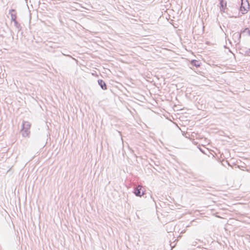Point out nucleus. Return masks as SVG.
<instances>
[{
    "mask_svg": "<svg viewBox=\"0 0 250 250\" xmlns=\"http://www.w3.org/2000/svg\"><path fill=\"white\" fill-rule=\"evenodd\" d=\"M31 124L28 121H23L21 129L20 130V133L21 134L23 137L29 138L30 135V128Z\"/></svg>",
    "mask_w": 250,
    "mask_h": 250,
    "instance_id": "nucleus-1",
    "label": "nucleus"
},
{
    "mask_svg": "<svg viewBox=\"0 0 250 250\" xmlns=\"http://www.w3.org/2000/svg\"><path fill=\"white\" fill-rule=\"evenodd\" d=\"M145 192V190L143 189V187L141 186H137L134 188L133 193L136 196L141 197Z\"/></svg>",
    "mask_w": 250,
    "mask_h": 250,
    "instance_id": "nucleus-2",
    "label": "nucleus"
},
{
    "mask_svg": "<svg viewBox=\"0 0 250 250\" xmlns=\"http://www.w3.org/2000/svg\"><path fill=\"white\" fill-rule=\"evenodd\" d=\"M242 34L241 31L240 32H235L233 33L232 39L235 43L238 44L240 42Z\"/></svg>",
    "mask_w": 250,
    "mask_h": 250,
    "instance_id": "nucleus-3",
    "label": "nucleus"
},
{
    "mask_svg": "<svg viewBox=\"0 0 250 250\" xmlns=\"http://www.w3.org/2000/svg\"><path fill=\"white\" fill-rule=\"evenodd\" d=\"M219 0V7L220 11L221 13H225V10L228 9L227 7V1L225 0Z\"/></svg>",
    "mask_w": 250,
    "mask_h": 250,
    "instance_id": "nucleus-4",
    "label": "nucleus"
},
{
    "mask_svg": "<svg viewBox=\"0 0 250 250\" xmlns=\"http://www.w3.org/2000/svg\"><path fill=\"white\" fill-rule=\"evenodd\" d=\"M9 14L11 16V21L14 22L15 21H17L16 11L15 9H12L10 10Z\"/></svg>",
    "mask_w": 250,
    "mask_h": 250,
    "instance_id": "nucleus-5",
    "label": "nucleus"
},
{
    "mask_svg": "<svg viewBox=\"0 0 250 250\" xmlns=\"http://www.w3.org/2000/svg\"><path fill=\"white\" fill-rule=\"evenodd\" d=\"M98 83L103 90H106L107 89L106 83L102 79L98 80Z\"/></svg>",
    "mask_w": 250,
    "mask_h": 250,
    "instance_id": "nucleus-6",
    "label": "nucleus"
},
{
    "mask_svg": "<svg viewBox=\"0 0 250 250\" xmlns=\"http://www.w3.org/2000/svg\"><path fill=\"white\" fill-rule=\"evenodd\" d=\"M250 9V7H248L245 5H241L240 7V11L241 12L242 14H246Z\"/></svg>",
    "mask_w": 250,
    "mask_h": 250,
    "instance_id": "nucleus-7",
    "label": "nucleus"
},
{
    "mask_svg": "<svg viewBox=\"0 0 250 250\" xmlns=\"http://www.w3.org/2000/svg\"><path fill=\"white\" fill-rule=\"evenodd\" d=\"M190 64L192 66H195L196 67H198L201 65V62L197 60H192L190 62Z\"/></svg>",
    "mask_w": 250,
    "mask_h": 250,
    "instance_id": "nucleus-8",
    "label": "nucleus"
},
{
    "mask_svg": "<svg viewBox=\"0 0 250 250\" xmlns=\"http://www.w3.org/2000/svg\"><path fill=\"white\" fill-rule=\"evenodd\" d=\"M13 22L14 23V26L18 29V32H20L22 28L21 24L17 21V20Z\"/></svg>",
    "mask_w": 250,
    "mask_h": 250,
    "instance_id": "nucleus-9",
    "label": "nucleus"
},
{
    "mask_svg": "<svg viewBox=\"0 0 250 250\" xmlns=\"http://www.w3.org/2000/svg\"><path fill=\"white\" fill-rule=\"evenodd\" d=\"M241 33H246L250 36V29L249 28H245L244 29L241 30Z\"/></svg>",
    "mask_w": 250,
    "mask_h": 250,
    "instance_id": "nucleus-10",
    "label": "nucleus"
},
{
    "mask_svg": "<svg viewBox=\"0 0 250 250\" xmlns=\"http://www.w3.org/2000/svg\"><path fill=\"white\" fill-rule=\"evenodd\" d=\"M241 5L250 7V4L248 0H241Z\"/></svg>",
    "mask_w": 250,
    "mask_h": 250,
    "instance_id": "nucleus-11",
    "label": "nucleus"
},
{
    "mask_svg": "<svg viewBox=\"0 0 250 250\" xmlns=\"http://www.w3.org/2000/svg\"><path fill=\"white\" fill-rule=\"evenodd\" d=\"M245 55H249L250 54V48L247 49L245 51Z\"/></svg>",
    "mask_w": 250,
    "mask_h": 250,
    "instance_id": "nucleus-12",
    "label": "nucleus"
},
{
    "mask_svg": "<svg viewBox=\"0 0 250 250\" xmlns=\"http://www.w3.org/2000/svg\"><path fill=\"white\" fill-rule=\"evenodd\" d=\"M199 150L203 153L206 154L205 152L200 147H199Z\"/></svg>",
    "mask_w": 250,
    "mask_h": 250,
    "instance_id": "nucleus-13",
    "label": "nucleus"
},
{
    "mask_svg": "<svg viewBox=\"0 0 250 250\" xmlns=\"http://www.w3.org/2000/svg\"><path fill=\"white\" fill-rule=\"evenodd\" d=\"M150 167H152V168H154L155 169H156V168L154 167V166H153L152 164H150Z\"/></svg>",
    "mask_w": 250,
    "mask_h": 250,
    "instance_id": "nucleus-14",
    "label": "nucleus"
},
{
    "mask_svg": "<svg viewBox=\"0 0 250 250\" xmlns=\"http://www.w3.org/2000/svg\"><path fill=\"white\" fill-rule=\"evenodd\" d=\"M220 218H221V219H225V218H223V217H221Z\"/></svg>",
    "mask_w": 250,
    "mask_h": 250,
    "instance_id": "nucleus-15",
    "label": "nucleus"
},
{
    "mask_svg": "<svg viewBox=\"0 0 250 250\" xmlns=\"http://www.w3.org/2000/svg\"><path fill=\"white\" fill-rule=\"evenodd\" d=\"M229 219H234V218H229Z\"/></svg>",
    "mask_w": 250,
    "mask_h": 250,
    "instance_id": "nucleus-16",
    "label": "nucleus"
}]
</instances>
